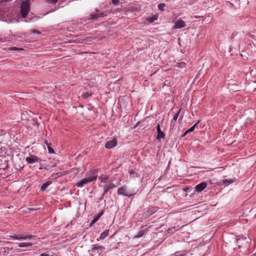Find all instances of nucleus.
<instances>
[{"label": "nucleus", "instance_id": "15", "mask_svg": "<svg viewBox=\"0 0 256 256\" xmlns=\"http://www.w3.org/2000/svg\"><path fill=\"white\" fill-rule=\"evenodd\" d=\"M99 180L101 182L106 184L108 182V177L106 176H101L98 178Z\"/></svg>", "mask_w": 256, "mask_h": 256}, {"label": "nucleus", "instance_id": "2", "mask_svg": "<svg viewBox=\"0 0 256 256\" xmlns=\"http://www.w3.org/2000/svg\"><path fill=\"white\" fill-rule=\"evenodd\" d=\"M104 250L105 248L104 246L94 244L90 250L92 256H100V252Z\"/></svg>", "mask_w": 256, "mask_h": 256}, {"label": "nucleus", "instance_id": "8", "mask_svg": "<svg viewBox=\"0 0 256 256\" xmlns=\"http://www.w3.org/2000/svg\"><path fill=\"white\" fill-rule=\"evenodd\" d=\"M92 182V180L90 178L88 179L86 177H85L84 178L82 179L80 181L77 182L76 184V186L78 188H82L83 186L87 184L89 182Z\"/></svg>", "mask_w": 256, "mask_h": 256}, {"label": "nucleus", "instance_id": "30", "mask_svg": "<svg viewBox=\"0 0 256 256\" xmlns=\"http://www.w3.org/2000/svg\"><path fill=\"white\" fill-rule=\"evenodd\" d=\"M32 32L34 33H38V34H40V32L36 30H32Z\"/></svg>", "mask_w": 256, "mask_h": 256}, {"label": "nucleus", "instance_id": "20", "mask_svg": "<svg viewBox=\"0 0 256 256\" xmlns=\"http://www.w3.org/2000/svg\"><path fill=\"white\" fill-rule=\"evenodd\" d=\"M200 122V120H198L196 124H195L192 127H191L190 128H189L188 130H187L186 132V133H188L190 132H193L194 129L197 128L198 124Z\"/></svg>", "mask_w": 256, "mask_h": 256}, {"label": "nucleus", "instance_id": "1", "mask_svg": "<svg viewBox=\"0 0 256 256\" xmlns=\"http://www.w3.org/2000/svg\"><path fill=\"white\" fill-rule=\"evenodd\" d=\"M30 10V2L28 0L23 1L20 8V13L23 18H25Z\"/></svg>", "mask_w": 256, "mask_h": 256}, {"label": "nucleus", "instance_id": "18", "mask_svg": "<svg viewBox=\"0 0 256 256\" xmlns=\"http://www.w3.org/2000/svg\"><path fill=\"white\" fill-rule=\"evenodd\" d=\"M109 234V230H105L104 232H103L101 234H100V240H103L104 238H105Z\"/></svg>", "mask_w": 256, "mask_h": 256}, {"label": "nucleus", "instance_id": "27", "mask_svg": "<svg viewBox=\"0 0 256 256\" xmlns=\"http://www.w3.org/2000/svg\"><path fill=\"white\" fill-rule=\"evenodd\" d=\"M92 95L90 92H87L86 94H84L83 96L84 98H88Z\"/></svg>", "mask_w": 256, "mask_h": 256}, {"label": "nucleus", "instance_id": "13", "mask_svg": "<svg viewBox=\"0 0 256 256\" xmlns=\"http://www.w3.org/2000/svg\"><path fill=\"white\" fill-rule=\"evenodd\" d=\"M104 14L102 12H98L97 14H90V18L92 20L97 19L98 17H103Z\"/></svg>", "mask_w": 256, "mask_h": 256}, {"label": "nucleus", "instance_id": "7", "mask_svg": "<svg viewBox=\"0 0 256 256\" xmlns=\"http://www.w3.org/2000/svg\"><path fill=\"white\" fill-rule=\"evenodd\" d=\"M207 186L208 184L206 182H202L196 186L195 190L198 192H202Z\"/></svg>", "mask_w": 256, "mask_h": 256}, {"label": "nucleus", "instance_id": "17", "mask_svg": "<svg viewBox=\"0 0 256 256\" xmlns=\"http://www.w3.org/2000/svg\"><path fill=\"white\" fill-rule=\"evenodd\" d=\"M180 110H178L174 116L173 117V118L172 120H171V124H170V125L171 126L172 125V124H174L175 122L176 121L177 119H178V115L180 114Z\"/></svg>", "mask_w": 256, "mask_h": 256}, {"label": "nucleus", "instance_id": "21", "mask_svg": "<svg viewBox=\"0 0 256 256\" xmlns=\"http://www.w3.org/2000/svg\"><path fill=\"white\" fill-rule=\"evenodd\" d=\"M166 6V4L164 3H160L158 5V9L161 10H164V7Z\"/></svg>", "mask_w": 256, "mask_h": 256}, {"label": "nucleus", "instance_id": "4", "mask_svg": "<svg viewBox=\"0 0 256 256\" xmlns=\"http://www.w3.org/2000/svg\"><path fill=\"white\" fill-rule=\"evenodd\" d=\"M86 177L92 180V182L95 181L98 177L97 170H90L86 174Z\"/></svg>", "mask_w": 256, "mask_h": 256}, {"label": "nucleus", "instance_id": "29", "mask_svg": "<svg viewBox=\"0 0 256 256\" xmlns=\"http://www.w3.org/2000/svg\"><path fill=\"white\" fill-rule=\"evenodd\" d=\"M48 2L52 3H56L58 0H46Z\"/></svg>", "mask_w": 256, "mask_h": 256}, {"label": "nucleus", "instance_id": "16", "mask_svg": "<svg viewBox=\"0 0 256 256\" xmlns=\"http://www.w3.org/2000/svg\"><path fill=\"white\" fill-rule=\"evenodd\" d=\"M52 184L51 181H47L46 182L44 183L40 187V190L42 191H44L47 188V187L50 186Z\"/></svg>", "mask_w": 256, "mask_h": 256}, {"label": "nucleus", "instance_id": "6", "mask_svg": "<svg viewBox=\"0 0 256 256\" xmlns=\"http://www.w3.org/2000/svg\"><path fill=\"white\" fill-rule=\"evenodd\" d=\"M116 144L117 140L116 138L108 139L105 144V147L108 149H110L116 146Z\"/></svg>", "mask_w": 256, "mask_h": 256}, {"label": "nucleus", "instance_id": "24", "mask_svg": "<svg viewBox=\"0 0 256 256\" xmlns=\"http://www.w3.org/2000/svg\"><path fill=\"white\" fill-rule=\"evenodd\" d=\"M10 50H22V48H18L16 46H12L8 48Z\"/></svg>", "mask_w": 256, "mask_h": 256}, {"label": "nucleus", "instance_id": "3", "mask_svg": "<svg viewBox=\"0 0 256 256\" xmlns=\"http://www.w3.org/2000/svg\"><path fill=\"white\" fill-rule=\"evenodd\" d=\"M118 195H124L128 197H130L132 196V194L127 190V188L126 186L118 188Z\"/></svg>", "mask_w": 256, "mask_h": 256}, {"label": "nucleus", "instance_id": "31", "mask_svg": "<svg viewBox=\"0 0 256 256\" xmlns=\"http://www.w3.org/2000/svg\"><path fill=\"white\" fill-rule=\"evenodd\" d=\"M40 256H49L48 254H42L40 255Z\"/></svg>", "mask_w": 256, "mask_h": 256}, {"label": "nucleus", "instance_id": "25", "mask_svg": "<svg viewBox=\"0 0 256 256\" xmlns=\"http://www.w3.org/2000/svg\"><path fill=\"white\" fill-rule=\"evenodd\" d=\"M48 152L50 154H53L54 152V150L52 148H51L50 146H48Z\"/></svg>", "mask_w": 256, "mask_h": 256}, {"label": "nucleus", "instance_id": "34", "mask_svg": "<svg viewBox=\"0 0 256 256\" xmlns=\"http://www.w3.org/2000/svg\"><path fill=\"white\" fill-rule=\"evenodd\" d=\"M96 219H94V220H92V222H96Z\"/></svg>", "mask_w": 256, "mask_h": 256}, {"label": "nucleus", "instance_id": "10", "mask_svg": "<svg viewBox=\"0 0 256 256\" xmlns=\"http://www.w3.org/2000/svg\"><path fill=\"white\" fill-rule=\"evenodd\" d=\"M156 130L158 132V135L156 138L160 140L161 138H164L165 137V134L164 132L160 130V126L158 124L156 126Z\"/></svg>", "mask_w": 256, "mask_h": 256}, {"label": "nucleus", "instance_id": "9", "mask_svg": "<svg viewBox=\"0 0 256 256\" xmlns=\"http://www.w3.org/2000/svg\"><path fill=\"white\" fill-rule=\"evenodd\" d=\"M38 160L39 158L35 156H30L27 157L26 158V160L28 164H32L38 162Z\"/></svg>", "mask_w": 256, "mask_h": 256}, {"label": "nucleus", "instance_id": "28", "mask_svg": "<svg viewBox=\"0 0 256 256\" xmlns=\"http://www.w3.org/2000/svg\"><path fill=\"white\" fill-rule=\"evenodd\" d=\"M112 3L115 5H118L119 3V0H112Z\"/></svg>", "mask_w": 256, "mask_h": 256}, {"label": "nucleus", "instance_id": "5", "mask_svg": "<svg viewBox=\"0 0 256 256\" xmlns=\"http://www.w3.org/2000/svg\"><path fill=\"white\" fill-rule=\"evenodd\" d=\"M34 237V236L32 234H27L24 235V234H19L18 235H15L13 236H11V238L14 240H28L32 239Z\"/></svg>", "mask_w": 256, "mask_h": 256}, {"label": "nucleus", "instance_id": "22", "mask_svg": "<svg viewBox=\"0 0 256 256\" xmlns=\"http://www.w3.org/2000/svg\"><path fill=\"white\" fill-rule=\"evenodd\" d=\"M144 234V230H142L138 232V234L136 236H134V238H139L140 237H142Z\"/></svg>", "mask_w": 256, "mask_h": 256}, {"label": "nucleus", "instance_id": "33", "mask_svg": "<svg viewBox=\"0 0 256 256\" xmlns=\"http://www.w3.org/2000/svg\"><path fill=\"white\" fill-rule=\"evenodd\" d=\"M44 143L46 144V146H48H48H49V144H48V141L45 140V141H44Z\"/></svg>", "mask_w": 256, "mask_h": 256}, {"label": "nucleus", "instance_id": "32", "mask_svg": "<svg viewBox=\"0 0 256 256\" xmlns=\"http://www.w3.org/2000/svg\"><path fill=\"white\" fill-rule=\"evenodd\" d=\"M4 40L2 38H0V43L4 42Z\"/></svg>", "mask_w": 256, "mask_h": 256}, {"label": "nucleus", "instance_id": "35", "mask_svg": "<svg viewBox=\"0 0 256 256\" xmlns=\"http://www.w3.org/2000/svg\"><path fill=\"white\" fill-rule=\"evenodd\" d=\"M186 134H187V133H186V132H184V135H183V136H185L186 135Z\"/></svg>", "mask_w": 256, "mask_h": 256}, {"label": "nucleus", "instance_id": "19", "mask_svg": "<svg viewBox=\"0 0 256 256\" xmlns=\"http://www.w3.org/2000/svg\"><path fill=\"white\" fill-rule=\"evenodd\" d=\"M30 242H20L18 244V246L20 248L30 246H32Z\"/></svg>", "mask_w": 256, "mask_h": 256}, {"label": "nucleus", "instance_id": "12", "mask_svg": "<svg viewBox=\"0 0 256 256\" xmlns=\"http://www.w3.org/2000/svg\"><path fill=\"white\" fill-rule=\"evenodd\" d=\"M186 24L184 21L182 20H178L176 22L174 27L175 28H184Z\"/></svg>", "mask_w": 256, "mask_h": 256}, {"label": "nucleus", "instance_id": "26", "mask_svg": "<svg viewBox=\"0 0 256 256\" xmlns=\"http://www.w3.org/2000/svg\"><path fill=\"white\" fill-rule=\"evenodd\" d=\"M186 64L184 62H180L178 64V67L180 68H184Z\"/></svg>", "mask_w": 256, "mask_h": 256}, {"label": "nucleus", "instance_id": "23", "mask_svg": "<svg viewBox=\"0 0 256 256\" xmlns=\"http://www.w3.org/2000/svg\"><path fill=\"white\" fill-rule=\"evenodd\" d=\"M233 182L234 181L232 180H228L227 179H224L222 180V182L224 184H232Z\"/></svg>", "mask_w": 256, "mask_h": 256}, {"label": "nucleus", "instance_id": "11", "mask_svg": "<svg viewBox=\"0 0 256 256\" xmlns=\"http://www.w3.org/2000/svg\"><path fill=\"white\" fill-rule=\"evenodd\" d=\"M116 187V186L113 183H110L104 186V192L103 194V196H104L110 190L112 189L113 188Z\"/></svg>", "mask_w": 256, "mask_h": 256}, {"label": "nucleus", "instance_id": "14", "mask_svg": "<svg viewBox=\"0 0 256 256\" xmlns=\"http://www.w3.org/2000/svg\"><path fill=\"white\" fill-rule=\"evenodd\" d=\"M158 210V208L156 207H152L149 208L146 212V215L147 216H152V214L155 213Z\"/></svg>", "mask_w": 256, "mask_h": 256}]
</instances>
